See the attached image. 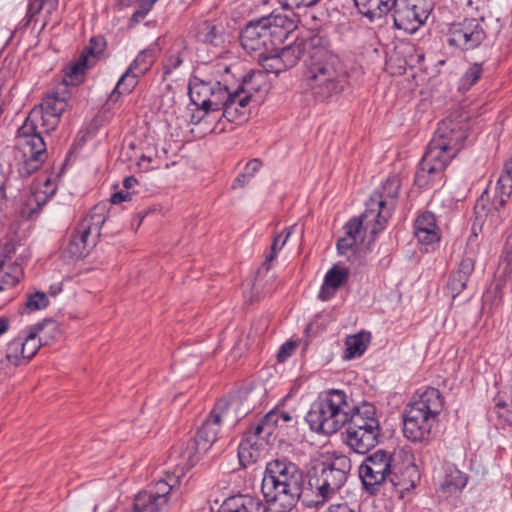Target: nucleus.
I'll return each instance as SVG.
<instances>
[{"label":"nucleus","instance_id":"45","mask_svg":"<svg viewBox=\"0 0 512 512\" xmlns=\"http://www.w3.org/2000/svg\"><path fill=\"white\" fill-rule=\"evenodd\" d=\"M497 270L502 271L505 275H512V238L505 243Z\"/></svg>","mask_w":512,"mask_h":512},{"label":"nucleus","instance_id":"11","mask_svg":"<svg viewBox=\"0 0 512 512\" xmlns=\"http://www.w3.org/2000/svg\"><path fill=\"white\" fill-rule=\"evenodd\" d=\"M393 455L384 450H377L367 456L359 466V477L366 491L375 493L389 480L400 493L414 488L413 480L401 482L393 472Z\"/></svg>","mask_w":512,"mask_h":512},{"label":"nucleus","instance_id":"8","mask_svg":"<svg viewBox=\"0 0 512 512\" xmlns=\"http://www.w3.org/2000/svg\"><path fill=\"white\" fill-rule=\"evenodd\" d=\"M352 468L346 455L334 456L330 461H317L308 470V483L314 491L315 505L331 500L345 485Z\"/></svg>","mask_w":512,"mask_h":512},{"label":"nucleus","instance_id":"17","mask_svg":"<svg viewBox=\"0 0 512 512\" xmlns=\"http://www.w3.org/2000/svg\"><path fill=\"white\" fill-rule=\"evenodd\" d=\"M20 245L9 240L0 247V286H14L22 276L21 257L17 254Z\"/></svg>","mask_w":512,"mask_h":512},{"label":"nucleus","instance_id":"23","mask_svg":"<svg viewBox=\"0 0 512 512\" xmlns=\"http://www.w3.org/2000/svg\"><path fill=\"white\" fill-rule=\"evenodd\" d=\"M414 235L426 251L440 241V230L434 214L427 211L417 217L414 223Z\"/></svg>","mask_w":512,"mask_h":512},{"label":"nucleus","instance_id":"22","mask_svg":"<svg viewBox=\"0 0 512 512\" xmlns=\"http://www.w3.org/2000/svg\"><path fill=\"white\" fill-rule=\"evenodd\" d=\"M226 408V402L221 401L217 403L216 407L211 411L209 417L198 429L195 438L201 443L200 448L209 450L212 444L217 440L222 420V413Z\"/></svg>","mask_w":512,"mask_h":512},{"label":"nucleus","instance_id":"20","mask_svg":"<svg viewBox=\"0 0 512 512\" xmlns=\"http://www.w3.org/2000/svg\"><path fill=\"white\" fill-rule=\"evenodd\" d=\"M257 432V428L252 427L244 434L239 444L238 458L240 464L244 467L257 462L270 441L269 436Z\"/></svg>","mask_w":512,"mask_h":512},{"label":"nucleus","instance_id":"38","mask_svg":"<svg viewBox=\"0 0 512 512\" xmlns=\"http://www.w3.org/2000/svg\"><path fill=\"white\" fill-rule=\"evenodd\" d=\"M354 2L359 12L370 22L379 20L386 15L380 0H354Z\"/></svg>","mask_w":512,"mask_h":512},{"label":"nucleus","instance_id":"41","mask_svg":"<svg viewBox=\"0 0 512 512\" xmlns=\"http://www.w3.org/2000/svg\"><path fill=\"white\" fill-rule=\"evenodd\" d=\"M280 424L278 411L268 412L256 425L257 433H263L270 438L273 436L275 428Z\"/></svg>","mask_w":512,"mask_h":512},{"label":"nucleus","instance_id":"16","mask_svg":"<svg viewBox=\"0 0 512 512\" xmlns=\"http://www.w3.org/2000/svg\"><path fill=\"white\" fill-rule=\"evenodd\" d=\"M154 59L155 55L152 49L142 50L118 80L114 90L110 94V100H117L119 95L130 93L137 85L138 78L143 76L150 69Z\"/></svg>","mask_w":512,"mask_h":512},{"label":"nucleus","instance_id":"27","mask_svg":"<svg viewBox=\"0 0 512 512\" xmlns=\"http://www.w3.org/2000/svg\"><path fill=\"white\" fill-rule=\"evenodd\" d=\"M375 223L367 225L364 219V214L360 219L352 218L347 224L344 226L345 236L340 238L337 242V249L340 254H345L349 249H351L354 245H356L359 241L363 240V228L370 229L372 232V227ZM373 236L376 234L371 233Z\"/></svg>","mask_w":512,"mask_h":512},{"label":"nucleus","instance_id":"21","mask_svg":"<svg viewBox=\"0 0 512 512\" xmlns=\"http://www.w3.org/2000/svg\"><path fill=\"white\" fill-rule=\"evenodd\" d=\"M172 486L164 480L155 485V491L140 492L136 495L133 504V512H159L167 505L168 494Z\"/></svg>","mask_w":512,"mask_h":512},{"label":"nucleus","instance_id":"3","mask_svg":"<svg viewBox=\"0 0 512 512\" xmlns=\"http://www.w3.org/2000/svg\"><path fill=\"white\" fill-rule=\"evenodd\" d=\"M59 117L45 113L42 109H33L18 129L16 137V159L21 176H29L37 171L47 159L46 143L43 133L54 130Z\"/></svg>","mask_w":512,"mask_h":512},{"label":"nucleus","instance_id":"28","mask_svg":"<svg viewBox=\"0 0 512 512\" xmlns=\"http://www.w3.org/2000/svg\"><path fill=\"white\" fill-rule=\"evenodd\" d=\"M69 99L70 92L66 89V85L58 84L55 90L43 99L40 109L44 110L45 113L60 117L66 110Z\"/></svg>","mask_w":512,"mask_h":512},{"label":"nucleus","instance_id":"31","mask_svg":"<svg viewBox=\"0 0 512 512\" xmlns=\"http://www.w3.org/2000/svg\"><path fill=\"white\" fill-rule=\"evenodd\" d=\"M510 277L511 275H505L502 271H496L493 282L490 284V286L487 288L483 295V300L485 304L498 307L502 303L504 289L506 288V285L510 280Z\"/></svg>","mask_w":512,"mask_h":512},{"label":"nucleus","instance_id":"59","mask_svg":"<svg viewBox=\"0 0 512 512\" xmlns=\"http://www.w3.org/2000/svg\"><path fill=\"white\" fill-rule=\"evenodd\" d=\"M138 183L137 179L133 176L126 177L123 180V187L128 191L129 189L133 188Z\"/></svg>","mask_w":512,"mask_h":512},{"label":"nucleus","instance_id":"30","mask_svg":"<svg viewBox=\"0 0 512 512\" xmlns=\"http://www.w3.org/2000/svg\"><path fill=\"white\" fill-rule=\"evenodd\" d=\"M348 272L346 269L332 267L325 275L324 282L319 292V298L323 301L329 300L336 291L347 281Z\"/></svg>","mask_w":512,"mask_h":512},{"label":"nucleus","instance_id":"46","mask_svg":"<svg viewBox=\"0 0 512 512\" xmlns=\"http://www.w3.org/2000/svg\"><path fill=\"white\" fill-rule=\"evenodd\" d=\"M48 304L49 299L47 295L40 291L30 294L26 300V307L31 311L44 309Z\"/></svg>","mask_w":512,"mask_h":512},{"label":"nucleus","instance_id":"32","mask_svg":"<svg viewBox=\"0 0 512 512\" xmlns=\"http://www.w3.org/2000/svg\"><path fill=\"white\" fill-rule=\"evenodd\" d=\"M467 477L454 465L445 468V476L441 483V489L447 493L457 492L465 487Z\"/></svg>","mask_w":512,"mask_h":512},{"label":"nucleus","instance_id":"13","mask_svg":"<svg viewBox=\"0 0 512 512\" xmlns=\"http://www.w3.org/2000/svg\"><path fill=\"white\" fill-rule=\"evenodd\" d=\"M455 156V154H450L446 146H441L437 141L431 139L415 175L416 185L424 188L431 185L436 179H440L442 172Z\"/></svg>","mask_w":512,"mask_h":512},{"label":"nucleus","instance_id":"12","mask_svg":"<svg viewBox=\"0 0 512 512\" xmlns=\"http://www.w3.org/2000/svg\"><path fill=\"white\" fill-rule=\"evenodd\" d=\"M399 188L400 179L397 176L389 177L383 183L381 191L374 193L367 202L364 219L367 225L375 223L372 227L373 234H378L385 228L392 215Z\"/></svg>","mask_w":512,"mask_h":512},{"label":"nucleus","instance_id":"63","mask_svg":"<svg viewBox=\"0 0 512 512\" xmlns=\"http://www.w3.org/2000/svg\"><path fill=\"white\" fill-rule=\"evenodd\" d=\"M61 290H62L61 286L57 284L56 286H52V287H51V294L55 296V295H57Z\"/></svg>","mask_w":512,"mask_h":512},{"label":"nucleus","instance_id":"62","mask_svg":"<svg viewBox=\"0 0 512 512\" xmlns=\"http://www.w3.org/2000/svg\"><path fill=\"white\" fill-rule=\"evenodd\" d=\"M280 422L285 423L291 421L292 417L289 413L278 411Z\"/></svg>","mask_w":512,"mask_h":512},{"label":"nucleus","instance_id":"56","mask_svg":"<svg viewBox=\"0 0 512 512\" xmlns=\"http://www.w3.org/2000/svg\"><path fill=\"white\" fill-rule=\"evenodd\" d=\"M382 9L384 10L385 14L389 12H393L398 4V0H380Z\"/></svg>","mask_w":512,"mask_h":512},{"label":"nucleus","instance_id":"35","mask_svg":"<svg viewBox=\"0 0 512 512\" xmlns=\"http://www.w3.org/2000/svg\"><path fill=\"white\" fill-rule=\"evenodd\" d=\"M370 342V333L359 332L348 336L345 341V358L352 359L361 356L367 349Z\"/></svg>","mask_w":512,"mask_h":512},{"label":"nucleus","instance_id":"7","mask_svg":"<svg viewBox=\"0 0 512 512\" xmlns=\"http://www.w3.org/2000/svg\"><path fill=\"white\" fill-rule=\"evenodd\" d=\"M292 21L285 15L271 13L246 24L240 34L241 45L248 53L262 54L288 36Z\"/></svg>","mask_w":512,"mask_h":512},{"label":"nucleus","instance_id":"51","mask_svg":"<svg viewBox=\"0 0 512 512\" xmlns=\"http://www.w3.org/2000/svg\"><path fill=\"white\" fill-rule=\"evenodd\" d=\"M8 181V173L0 165V211L6 203V186Z\"/></svg>","mask_w":512,"mask_h":512},{"label":"nucleus","instance_id":"29","mask_svg":"<svg viewBox=\"0 0 512 512\" xmlns=\"http://www.w3.org/2000/svg\"><path fill=\"white\" fill-rule=\"evenodd\" d=\"M267 504L250 495L233 496L225 502L227 512H268Z\"/></svg>","mask_w":512,"mask_h":512},{"label":"nucleus","instance_id":"48","mask_svg":"<svg viewBox=\"0 0 512 512\" xmlns=\"http://www.w3.org/2000/svg\"><path fill=\"white\" fill-rule=\"evenodd\" d=\"M203 28L206 31V34L203 40L207 43L218 45L222 41V36L217 27L210 22H205L203 24Z\"/></svg>","mask_w":512,"mask_h":512},{"label":"nucleus","instance_id":"5","mask_svg":"<svg viewBox=\"0 0 512 512\" xmlns=\"http://www.w3.org/2000/svg\"><path fill=\"white\" fill-rule=\"evenodd\" d=\"M303 81L306 88L320 101L328 100L343 90L345 77L340 71L339 60L326 48L324 40L320 47L310 52Z\"/></svg>","mask_w":512,"mask_h":512},{"label":"nucleus","instance_id":"57","mask_svg":"<svg viewBox=\"0 0 512 512\" xmlns=\"http://www.w3.org/2000/svg\"><path fill=\"white\" fill-rule=\"evenodd\" d=\"M201 361L202 360H201L200 356H198L196 354H191L184 360L185 364H188V365L192 366L193 368L198 367L201 364Z\"/></svg>","mask_w":512,"mask_h":512},{"label":"nucleus","instance_id":"6","mask_svg":"<svg viewBox=\"0 0 512 512\" xmlns=\"http://www.w3.org/2000/svg\"><path fill=\"white\" fill-rule=\"evenodd\" d=\"M353 404L341 389L321 393L306 415L311 430L323 435L338 432L349 420Z\"/></svg>","mask_w":512,"mask_h":512},{"label":"nucleus","instance_id":"18","mask_svg":"<svg viewBox=\"0 0 512 512\" xmlns=\"http://www.w3.org/2000/svg\"><path fill=\"white\" fill-rule=\"evenodd\" d=\"M432 139L441 146H446L450 154L457 155L465 145L467 127L465 124L455 122L452 119H445L439 123Z\"/></svg>","mask_w":512,"mask_h":512},{"label":"nucleus","instance_id":"9","mask_svg":"<svg viewBox=\"0 0 512 512\" xmlns=\"http://www.w3.org/2000/svg\"><path fill=\"white\" fill-rule=\"evenodd\" d=\"M346 425L344 443L353 452L366 454L378 444L381 428L373 405H353Z\"/></svg>","mask_w":512,"mask_h":512},{"label":"nucleus","instance_id":"54","mask_svg":"<svg viewBox=\"0 0 512 512\" xmlns=\"http://www.w3.org/2000/svg\"><path fill=\"white\" fill-rule=\"evenodd\" d=\"M484 0H467L466 7L468 11H476L479 12L482 8H484Z\"/></svg>","mask_w":512,"mask_h":512},{"label":"nucleus","instance_id":"53","mask_svg":"<svg viewBox=\"0 0 512 512\" xmlns=\"http://www.w3.org/2000/svg\"><path fill=\"white\" fill-rule=\"evenodd\" d=\"M131 200V193L128 191H118L111 196V203L112 204H119L123 201Z\"/></svg>","mask_w":512,"mask_h":512},{"label":"nucleus","instance_id":"36","mask_svg":"<svg viewBox=\"0 0 512 512\" xmlns=\"http://www.w3.org/2000/svg\"><path fill=\"white\" fill-rule=\"evenodd\" d=\"M54 194V189L50 192L47 190L33 191L26 199L23 207L21 208V214L25 217L32 218L37 214L38 210L47 203L51 195Z\"/></svg>","mask_w":512,"mask_h":512},{"label":"nucleus","instance_id":"47","mask_svg":"<svg viewBox=\"0 0 512 512\" xmlns=\"http://www.w3.org/2000/svg\"><path fill=\"white\" fill-rule=\"evenodd\" d=\"M22 344H24V360L31 359L39 349V342L34 334L22 338Z\"/></svg>","mask_w":512,"mask_h":512},{"label":"nucleus","instance_id":"43","mask_svg":"<svg viewBox=\"0 0 512 512\" xmlns=\"http://www.w3.org/2000/svg\"><path fill=\"white\" fill-rule=\"evenodd\" d=\"M104 48L105 40L102 37H93L81 55L86 57L90 64L95 65Z\"/></svg>","mask_w":512,"mask_h":512},{"label":"nucleus","instance_id":"2","mask_svg":"<svg viewBox=\"0 0 512 512\" xmlns=\"http://www.w3.org/2000/svg\"><path fill=\"white\" fill-rule=\"evenodd\" d=\"M303 483V473L295 463L275 458L266 463L261 491L275 511L290 512L301 498Z\"/></svg>","mask_w":512,"mask_h":512},{"label":"nucleus","instance_id":"19","mask_svg":"<svg viewBox=\"0 0 512 512\" xmlns=\"http://www.w3.org/2000/svg\"><path fill=\"white\" fill-rule=\"evenodd\" d=\"M512 194V156L504 163L503 171L495 187V196L492 201L493 209L497 212L491 214L490 225L499 224L506 217L501 209L505 206Z\"/></svg>","mask_w":512,"mask_h":512},{"label":"nucleus","instance_id":"60","mask_svg":"<svg viewBox=\"0 0 512 512\" xmlns=\"http://www.w3.org/2000/svg\"><path fill=\"white\" fill-rule=\"evenodd\" d=\"M9 321L4 317H0V336L8 331Z\"/></svg>","mask_w":512,"mask_h":512},{"label":"nucleus","instance_id":"61","mask_svg":"<svg viewBox=\"0 0 512 512\" xmlns=\"http://www.w3.org/2000/svg\"><path fill=\"white\" fill-rule=\"evenodd\" d=\"M250 179L251 178L248 177H242V174L239 175L234 181L233 188H235L237 185L244 186Z\"/></svg>","mask_w":512,"mask_h":512},{"label":"nucleus","instance_id":"15","mask_svg":"<svg viewBox=\"0 0 512 512\" xmlns=\"http://www.w3.org/2000/svg\"><path fill=\"white\" fill-rule=\"evenodd\" d=\"M483 21L484 17L479 16L478 18H465L453 23L447 34L449 45L461 51H469L479 47L486 38Z\"/></svg>","mask_w":512,"mask_h":512},{"label":"nucleus","instance_id":"52","mask_svg":"<svg viewBox=\"0 0 512 512\" xmlns=\"http://www.w3.org/2000/svg\"><path fill=\"white\" fill-rule=\"evenodd\" d=\"M260 167L261 162L258 159L250 160L244 168L242 177L252 178L255 175V173L260 169Z\"/></svg>","mask_w":512,"mask_h":512},{"label":"nucleus","instance_id":"14","mask_svg":"<svg viewBox=\"0 0 512 512\" xmlns=\"http://www.w3.org/2000/svg\"><path fill=\"white\" fill-rule=\"evenodd\" d=\"M432 10L431 0H398L392 12L394 26L413 34L425 24Z\"/></svg>","mask_w":512,"mask_h":512},{"label":"nucleus","instance_id":"33","mask_svg":"<svg viewBox=\"0 0 512 512\" xmlns=\"http://www.w3.org/2000/svg\"><path fill=\"white\" fill-rule=\"evenodd\" d=\"M92 66H94V65L90 64L88 59L81 55L76 62L70 64L65 69L63 82L61 84H65L66 89H68L69 85L80 84L83 81V77H84L86 69L90 68Z\"/></svg>","mask_w":512,"mask_h":512},{"label":"nucleus","instance_id":"44","mask_svg":"<svg viewBox=\"0 0 512 512\" xmlns=\"http://www.w3.org/2000/svg\"><path fill=\"white\" fill-rule=\"evenodd\" d=\"M6 358L15 365L19 364L21 360H24V344H22V338L13 339L7 344Z\"/></svg>","mask_w":512,"mask_h":512},{"label":"nucleus","instance_id":"55","mask_svg":"<svg viewBox=\"0 0 512 512\" xmlns=\"http://www.w3.org/2000/svg\"><path fill=\"white\" fill-rule=\"evenodd\" d=\"M325 512H354L346 503L331 505Z\"/></svg>","mask_w":512,"mask_h":512},{"label":"nucleus","instance_id":"34","mask_svg":"<svg viewBox=\"0 0 512 512\" xmlns=\"http://www.w3.org/2000/svg\"><path fill=\"white\" fill-rule=\"evenodd\" d=\"M495 409L499 418L512 424V386H503L495 398Z\"/></svg>","mask_w":512,"mask_h":512},{"label":"nucleus","instance_id":"42","mask_svg":"<svg viewBox=\"0 0 512 512\" xmlns=\"http://www.w3.org/2000/svg\"><path fill=\"white\" fill-rule=\"evenodd\" d=\"M483 68L481 64L474 63L471 65L460 80V89L463 91L469 90L481 78Z\"/></svg>","mask_w":512,"mask_h":512},{"label":"nucleus","instance_id":"24","mask_svg":"<svg viewBox=\"0 0 512 512\" xmlns=\"http://www.w3.org/2000/svg\"><path fill=\"white\" fill-rule=\"evenodd\" d=\"M322 37L314 35L307 40L296 39L293 43L283 47L279 52L282 61L286 67H294L304 52L310 55V52L315 51L322 44Z\"/></svg>","mask_w":512,"mask_h":512},{"label":"nucleus","instance_id":"4","mask_svg":"<svg viewBox=\"0 0 512 512\" xmlns=\"http://www.w3.org/2000/svg\"><path fill=\"white\" fill-rule=\"evenodd\" d=\"M442 407L443 398L439 390L428 386L403 412L404 437L413 443L426 445L431 442Z\"/></svg>","mask_w":512,"mask_h":512},{"label":"nucleus","instance_id":"10","mask_svg":"<svg viewBox=\"0 0 512 512\" xmlns=\"http://www.w3.org/2000/svg\"><path fill=\"white\" fill-rule=\"evenodd\" d=\"M106 221V207L99 204L83 218L70 234L62 247V256L69 260H79L89 254L100 236L101 227Z\"/></svg>","mask_w":512,"mask_h":512},{"label":"nucleus","instance_id":"37","mask_svg":"<svg viewBox=\"0 0 512 512\" xmlns=\"http://www.w3.org/2000/svg\"><path fill=\"white\" fill-rule=\"evenodd\" d=\"M275 50L276 48L274 50L259 54L258 61L267 73H274L278 75L288 68L282 61L279 52H275Z\"/></svg>","mask_w":512,"mask_h":512},{"label":"nucleus","instance_id":"26","mask_svg":"<svg viewBox=\"0 0 512 512\" xmlns=\"http://www.w3.org/2000/svg\"><path fill=\"white\" fill-rule=\"evenodd\" d=\"M200 446L201 443L196 438L190 439L175 446L170 456L177 461V466L188 469L194 466L199 461L200 456L208 451V449H202Z\"/></svg>","mask_w":512,"mask_h":512},{"label":"nucleus","instance_id":"1","mask_svg":"<svg viewBox=\"0 0 512 512\" xmlns=\"http://www.w3.org/2000/svg\"><path fill=\"white\" fill-rule=\"evenodd\" d=\"M265 85V77L260 71L246 75L234 90L219 81L192 77L188 85L189 98L196 107L192 122L206 125L205 130L210 133L225 131V122L245 120L252 96Z\"/></svg>","mask_w":512,"mask_h":512},{"label":"nucleus","instance_id":"49","mask_svg":"<svg viewBox=\"0 0 512 512\" xmlns=\"http://www.w3.org/2000/svg\"><path fill=\"white\" fill-rule=\"evenodd\" d=\"M184 61V53L177 52L168 57L164 65V75L171 74L174 70L178 69Z\"/></svg>","mask_w":512,"mask_h":512},{"label":"nucleus","instance_id":"39","mask_svg":"<svg viewBox=\"0 0 512 512\" xmlns=\"http://www.w3.org/2000/svg\"><path fill=\"white\" fill-rule=\"evenodd\" d=\"M58 7V0H30L28 4L26 24H29L40 12L51 15Z\"/></svg>","mask_w":512,"mask_h":512},{"label":"nucleus","instance_id":"64","mask_svg":"<svg viewBox=\"0 0 512 512\" xmlns=\"http://www.w3.org/2000/svg\"><path fill=\"white\" fill-rule=\"evenodd\" d=\"M50 184H51L50 179H45L44 186L46 188L45 190H47L48 192H50L52 189L55 190V187H50Z\"/></svg>","mask_w":512,"mask_h":512},{"label":"nucleus","instance_id":"25","mask_svg":"<svg viewBox=\"0 0 512 512\" xmlns=\"http://www.w3.org/2000/svg\"><path fill=\"white\" fill-rule=\"evenodd\" d=\"M475 257L473 253L465 252L464 257L458 267L450 276L447 283V289L450 291L452 298L459 295L466 287L467 282L474 271Z\"/></svg>","mask_w":512,"mask_h":512},{"label":"nucleus","instance_id":"58","mask_svg":"<svg viewBox=\"0 0 512 512\" xmlns=\"http://www.w3.org/2000/svg\"><path fill=\"white\" fill-rule=\"evenodd\" d=\"M300 7H308V3L306 0H288V3L286 5V9H294V8H300Z\"/></svg>","mask_w":512,"mask_h":512},{"label":"nucleus","instance_id":"40","mask_svg":"<svg viewBox=\"0 0 512 512\" xmlns=\"http://www.w3.org/2000/svg\"><path fill=\"white\" fill-rule=\"evenodd\" d=\"M293 226L287 229L285 236L282 238V235H276L273 239V242L270 247V251L266 254L265 260L262 264V268L266 270L270 269L272 262L276 259L278 252L282 250L284 245L286 244L288 238L292 234Z\"/></svg>","mask_w":512,"mask_h":512},{"label":"nucleus","instance_id":"50","mask_svg":"<svg viewBox=\"0 0 512 512\" xmlns=\"http://www.w3.org/2000/svg\"><path fill=\"white\" fill-rule=\"evenodd\" d=\"M296 348L295 342L287 341L279 349L277 353V359L279 362H284L289 358Z\"/></svg>","mask_w":512,"mask_h":512}]
</instances>
